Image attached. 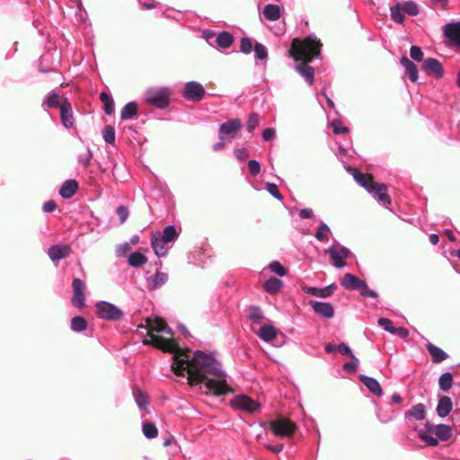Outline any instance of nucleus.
Returning <instances> with one entry per match:
<instances>
[{
  "label": "nucleus",
  "mask_w": 460,
  "mask_h": 460,
  "mask_svg": "<svg viewBox=\"0 0 460 460\" xmlns=\"http://www.w3.org/2000/svg\"><path fill=\"white\" fill-rule=\"evenodd\" d=\"M155 332L172 335V330L160 317L148 319L147 335L144 339V343L173 353L172 368L176 376H186L190 385H203L206 391L214 395L233 392L221 364L211 355L196 350L191 356L190 350H182L174 340L159 336Z\"/></svg>",
  "instance_id": "1"
},
{
  "label": "nucleus",
  "mask_w": 460,
  "mask_h": 460,
  "mask_svg": "<svg viewBox=\"0 0 460 460\" xmlns=\"http://www.w3.org/2000/svg\"><path fill=\"white\" fill-rule=\"evenodd\" d=\"M321 48L322 43L320 40L314 34H310L301 40H294L289 49L290 57L296 61H303L296 65L295 69L309 85L314 84V69L308 63L314 58L320 57Z\"/></svg>",
  "instance_id": "2"
},
{
  "label": "nucleus",
  "mask_w": 460,
  "mask_h": 460,
  "mask_svg": "<svg viewBox=\"0 0 460 460\" xmlns=\"http://www.w3.org/2000/svg\"><path fill=\"white\" fill-rule=\"evenodd\" d=\"M341 286L347 289L358 291L361 296L376 298L378 296L375 290L369 289L367 283L351 273L344 275Z\"/></svg>",
  "instance_id": "3"
},
{
  "label": "nucleus",
  "mask_w": 460,
  "mask_h": 460,
  "mask_svg": "<svg viewBox=\"0 0 460 460\" xmlns=\"http://www.w3.org/2000/svg\"><path fill=\"white\" fill-rule=\"evenodd\" d=\"M269 429L271 433L278 438H285L291 436L296 429V425L285 418H278L268 423Z\"/></svg>",
  "instance_id": "4"
},
{
  "label": "nucleus",
  "mask_w": 460,
  "mask_h": 460,
  "mask_svg": "<svg viewBox=\"0 0 460 460\" xmlns=\"http://www.w3.org/2000/svg\"><path fill=\"white\" fill-rule=\"evenodd\" d=\"M170 93L167 88H150L145 93L146 102L159 108L164 109L169 105Z\"/></svg>",
  "instance_id": "5"
},
{
  "label": "nucleus",
  "mask_w": 460,
  "mask_h": 460,
  "mask_svg": "<svg viewBox=\"0 0 460 460\" xmlns=\"http://www.w3.org/2000/svg\"><path fill=\"white\" fill-rule=\"evenodd\" d=\"M95 307L99 317L104 320L118 321L123 315V312L119 307L106 301L98 302Z\"/></svg>",
  "instance_id": "6"
},
{
  "label": "nucleus",
  "mask_w": 460,
  "mask_h": 460,
  "mask_svg": "<svg viewBox=\"0 0 460 460\" xmlns=\"http://www.w3.org/2000/svg\"><path fill=\"white\" fill-rule=\"evenodd\" d=\"M329 254L333 265L337 269H341L346 265V259L351 255L349 249L337 243L336 246L329 247L326 251Z\"/></svg>",
  "instance_id": "7"
},
{
  "label": "nucleus",
  "mask_w": 460,
  "mask_h": 460,
  "mask_svg": "<svg viewBox=\"0 0 460 460\" xmlns=\"http://www.w3.org/2000/svg\"><path fill=\"white\" fill-rule=\"evenodd\" d=\"M242 128L241 120L238 119H229L220 125L219 138L226 139L227 141L233 140L239 133Z\"/></svg>",
  "instance_id": "8"
},
{
  "label": "nucleus",
  "mask_w": 460,
  "mask_h": 460,
  "mask_svg": "<svg viewBox=\"0 0 460 460\" xmlns=\"http://www.w3.org/2000/svg\"><path fill=\"white\" fill-rule=\"evenodd\" d=\"M205 95V89L200 83L190 81L185 84L183 97L192 102H199Z\"/></svg>",
  "instance_id": "9"
},
{
  "label": "nucleus",
  "mask_w": 460,
  "mask_h": 460,
  "mask_svg": "<svg viewBox=\"0 0 460 460\" xmlns=\"http://www.w3.org/2000/svg\"><path fill=\"white\" fill-rule=\"evenodd\" d=\"M72 288H73V296L71 298L72 304L75 307L82 309L85 305L84 291H85L86 286L82 279H75L72 282Z\"/></svg>",
  "instance_id": "10"
},
{
  "label": "nucleus",
  "mask_w": 460,
  "mask_h": 460,
  "mask_svg": "<svg viewBox=\"0 0 460 460\" xmlns=\"http://www.w3.org/2000/svg\"><path fill=\"white\" fill-rule=\"evenodd\" d=\"M230 404L234 409H239L249 412L254 411L259 407V404L256 402L246 395L235 396L231 400Z\"/></svg>",
  "instance_id": "11"
},
{
  "label": "nucleus",
  "mask_w": 460,
  "mask_h": 460,
  "mask_svg": "<svg viewBox=\"0 0 460 460\" xmlns=\"http://www.w3.org/2000/svg\"><path fill=\"white\" fill-rule=\"evenodd\" d=\"M422 67L429 75H434L438 78H441L444 75L443 66L437 58H426L422 63Z\"/></svg>",
  "instance_id": "12"
},
{
  "label": "nucleus",
  "mask_w": 460,
  "mask_h": 460,
  "mask_svg": "<svg viewBox=\"0 0 460 460\" xmlns=\"http://www.w3.org/2000/svg\"><path fill=\"white\" fill-rule=\"evenodd\" d=\"M309 305L315 314L323 318L331 319L334 315L333 306L330 303L311 300Z\"/></svg>",
  "instance_id": "13"
},
{
  "label": "nucleus",
  "mask_w": 460,
  "mask_h": 460,
  "mask_svg": "<svg viewBox=\"0 0 460 460\" xmlns=\"http://www.w3.org/2000/svg\"><path fill=\"white\" fill-rule=\"evenodd\" d=\"M70 253L71 247L68 244L52 245L48 250V255L54 262L68 257Z\"/></svg>",
  "instance_id": "14"
},
{
  "label": "nucleus",
  "mask_w": 460,
  "mask_h": 460,
  "mask_svg": "<svg viewBox=\"0 0 460 460\" xmlns=\"http://www.w3.org/2000/svg\"><path fill=\"white\" fill-rule=\"evenodd\" d=\"M443 31L446 38L460 48V22L447 23Z\"/></svg>",
  "instance_id": "15"
},
{
  "label": "nucleus",
  "mask_w": 460,
  "mask_h": 460,
  "mask_svg": "<svg viewBox=\"0 0 460 460\" xmlns=\"http://www.w3.org/2000/svg\"><path fill=\"white\" fill-rule=\"evenodd\" d=\"M368 192L372 193L374 198L385 207L391 203L390 197L386 193V186L384 184L373 183Z\"/></svg>",
  "instance_id": "16"
},
{
  "label": "nucleus",
  "mask_w": 460,
  "mask_h": 460,
  "mask_svg": "<svg viewBox=\"0 0 460 460\" xmlns=\"http://www.w3.org/2000/svg\"><path fill=\"white\" fill-rule=\"evenodd\" d=\"M61 122L66 128H71L74 126L73 111L70 102L65 99L62 101L60 109Z\"/></svg>",
  "instance_id": "17"
},
{
  "label": "nucleus",
  "mask_w": 460,
  "mask_h": 460,
  "mask_svg": "<svg viewBox=\"0 0 460 460\" xmlns=\"http://www.w3.org/2000/svg\"><path fill=\"white\" fill-rule=\"evenodd\" d=\"M151 245L155 253L158 257L165 256L171 248L169 243L165 242L160 237L159 233L153 234L151 239Z\"/></svg>",
  "instance_id": "18"
},
{
  "label": "nucleus",
  "mask_w": 460,
  "mask_h": 460,
  "mask_svg": "<svg viewBox=\"0 0 460 460\" xmlns=\"http://www.w3.org/2000/svg\"><path fill=\"white\" fill-rule=\"evenodd\" d=\"M302 290L306 294H309V295H312V296H314L317 297L326 298V297L331 296L334 293V291L336 290V286L334 284H332V285L326 286L323 288L305 286L302 288Z\"/></svg>",
  "instance_id": "19"
},
{
  "label": "nucleus",
  "mask_w": 460,
  "mask_h": 460,
  "mask_svg": "<svg viewBox=\"0 0 460 460\" xmlns=\"http://www.w3.org/2000/svg\"><path fill=\"white\" fill-rule=\"evenodd\" d=\"M428 431H434L436 437L443 441L447 440L452 436V429L449 426L445 424H438L436 426L430 425L429 422L425 424Z\"/></svg>",
  "instance_id": "20"
},
{
  "label": "nucleus",
  "mask_w": 460,
  "mask_h": 460,
  "mask_svg": "<svg viewBox=\"0 0 460 460\" xmlns=\"http://www.w3.org/2000/svg\"><path fill=\"white\" fill-rule=\"evenodd\" d=\"M283 287V281L276 277H270L262 284L263 290L270 295L279 294Z\"/></svg>",
  "instance_id": "21"
},
{
  "label": "nucleus",
  "mask_w": 460,
  "mask_h": 460,
  "mask_svg": "<svg viewBox=\"0 0 460 460\" xmlns=\"http://www.w3.org/2000/svg\"><path fill=\"white\" fill-rule=\"evenodd\" d=\"M359 379L372 394L376 396L383 394L381 385L376 379L366 375H360Z\"/></svg>",
  "instance_id": "22"
},
{
  "label": "nucleus",
  "mask_w": 460,
  "mask_h": 460,
  "mask_svg": "<svg viewBox=\"0 0 460 460\" xmlns=\"http://www.w3.org/2000/svg\"><path fill=\"white\" fill-rule=\"evenodd\" d=\"M453 409V402L450 397L442 396L437 405V413L440 418H445L449 415Z\"/></svg>",
  "instance_id": "23"
},
{
  "label": "nucleus",
  "mask_w": 460,
  "mask_h": 460,
  "mask_svg": "<svg viewBox=\"0 0 460 460\" xmlns=\"http://www.w3.org/2000/svg\"><path fill=\"white\" fill-rule=\"evenodd\" d=\"M400 62L401 65L405 68V71L408 74L410 80L412 83L417 82L419 79V74L416 65L405 56H403L401 58Z\"/></svg>",
  "instance_id": "24"
},
{
  "label": "nucleus",
  "mask_w": 460,
  "mask_h": 460,
  "mask_svg": "<svg viewBox=\"0 0 460 460\" xmlns=\"http://www.w3.org/2000/svg\"><path fill=\"white\" fill-rule=\"evenodd\" d=\"M77 190V181L75 180H67L62 184L59 190V194L64 199H70L75 195Z\"/></svg>",
  "instance_id": "25"
},
{
  "label": "nucleus",
  "mask_w": 460,
  "mask_h": 460,
  "mask_svg": "<svg viewBox=\"0 0 460 460\" xmlns=\"http://www.w3.org/2000/svg\"><path fill=\"white\" fill-rule=\"evenodd\" d=\"M168 275L164 272H156L153 276L147 278L146 283L150 289H156L166 283Z\"/></svg>",
  "instance_id": "26"
},
{
  "label": "nucleus",
  "mask_w": 460,
  "mask_h": 460,
  "mask_svg": "<svg viewBox=\"0 0 460 460\" xmlns=\"http://www.w3.org/2000/svg\"><path fill=\"white\" fill-rule=\"evenodd\" d=\"M426 347L428 351L431 355L432 361L434 363H441L442 361L446 360L448 357V355L442 349L437 347L431 342H428Z\"/></svg>",
  "instance_id": "27"
},
{
  "label": "nucleus",
  "mask_w": 460,
  "mask_h": 460,
  "mask_svg": "<svg viewBox=\"0 0 460 460\" xmlns=\"http://www.w3.org/2000/svg\"><path fill=\"white\" fill-rule=\"evenodd\" d=\"M262 13L267 20L274 22L280 18L281 7L278 4H269L264 6Z\"/></svg>",
  "instance_id": "28"
},
{
  "label": "nucleus",
  "mask_w": 460,
  "mask_h": 460,
  "mask_svg": "<svg viewBox=\"0 0 460 460\" xmlns=\"http://www.w3.org/2000/svg\"><path fill=\"white\" fill-rule=\"evenodd\" d=\"M233 35L227 31H223L217 34L215 43L218 48L227 49L233 44Z\"/></svg>",
  "instance_id": "29"
},
{
  "label": "nucleus",
  "mask_w": 460,
  "mask_h": 460,
  "mask_svg": "<svg viewBox=\"0 0 460 460\" xmlns=\"http://www.w3.org/2000/svg\"><path fill=\"white\" fill-rule=\"evenodd\" d=\"M137 113V104L135 102H128L120 111V118L123 120L132 119Z\"/></svg>",
  "instance_id": "30"
},
{
  "label": "nucleus",
  "mask_w": 460,
  "mask_h": 460,
  "mask_svg": "<svg viewBox=\"0 0 460 460\" xmlns=\"http://www.w3.org/2000/svg\"><path fill=\"white\" fill-rule=\"evenodd\" d=\"M353 178L360 186L365 188L367 191L372 187V184L375 183V181H373L372 179L368 178L367 174L358 171H354Z\"/></svg>",
  "instance_id": "31"
},
{
  "label": "nucleus",
  "mask_w": 460,
  "mask_h": 460,
  "mask_svg": "<svg viewBox=\"0 0 460 460\" xmlns=\"http://www.w3.org/2000/svg\"><path fill=\"white\" fill-rule=\"evenodd\" d=\"M411 416L417 420H422L426 417V410L425 406L422 403L415 404L411 407V409L406 413V417Z\"/></svg>",
  "instance_id": "32"
},
{
  "label": "nucleus",
  "mask_w": 460,
  "mask_h": 460,
  "mask_svg": "<svg viewBox=\"0 0 460 460\" xmlns=\"http://www.w3.org/2000/svg\"><path fill=\"white\" fill-rule=\"evenodd\" d=\"M390 13L392 20L398 23L402 24L404 21L403 10L402 3H397L394 6L390 8Z\"/></svg>",
  "instance_id": "33"
},
{
  "label": "nucleus",
  "mask_w": 460,
  "mask_h": 460,
  "mask_svg": "<svg viewBox=\"0 0 460 460\" xmlns=\"http://www.w3.org/2000/svg\"><path fill=\"white\" fill-rule=\"evenodd\" d=\"M439 388L444 392H448L453 385V375L450 372L443 373L438 379Z\"/></svg>",
  "instance_id": "34"
},
{
  "label": "nucleus",
  "mask_w": 460,
  "mask_h": 460,
  "mask_svg": "<svg viewBox=\"0 0 460 460\" xmlns=\"http://www.w3.org/2000/svg\"><path fill=\"white\" fill-rule=\"evenodd\" d=\"M133 396L136 403L137 404L140 410H144L149 404L148 397L146 394L141 390L134 389Z\"/></svg>",
  "instance_id": "35"
},
{
  "label": "nucleus",
  "mask_w": 460,
  "mask_h": 460,
  "mask_svg": "<svg viewBox=\"0 0 460 460\" xmlns=\"http://www.w3.org/2000/svg\"><path fill=\"white\" fill-rule=\"evenodd\" d=\"M100 100L104 105V112L107 115H111L114 112V102L111 96L107 93L102 92L100 93Z\"/></svg>",
  "instance_id": "36"
},
{
  "label": "nucleus",
  "mask_w": 460,
  "mask_h": 460,
  "mask_svg": "<svg viewBox=\"0 0 460 460\" xmlns=\"http://www.w3.org/2000/svg\"><path fill=\"white\" fill-rule=\"evenodd\" d=\"M179 236V233L177 232L174 226H167L163 234H160V237L167 243L174 242Z\"/></svg>",
  "instance_id": "37"
},
{
  "label": "nucleus",
  "mask_w": 460,
  "mask_h": 460,
  "mask_svg": "<svg viewBox=\"0 0 460 460\" xmlns=\"http://www.w3.org/2000/svg\"><path fill=\"white\" fill-rule=\"evenodd\" d=\"M146 261H147L146 257L139 252H132L128 256V264L134 268L140 267V266L144 265Z\"/></svg>",
  "instance_id": "38"
},
{
  "label": "nucleus",
  "mask_w": 460,
  "mask_h": 460,
  "mask_svg": "<svg viewBox=\"0 0 460 460\" xmlns=\"http://www.w3.org/2000/svg\"><path fill=\"white\" fill-rule=\"evenodd\" d=\"M277 336V330L270 325L261 326V340L264 341H270Z\"/></svg>",
  "instance_id": "39"
},
{
  "label": "nucleus",
  "mask_w": 460,
  "mask_h": 460,
  "mask_svg": "<svg viewBox=\"0 0 460 460\" xmlns=\"http://www.w3.org/2000/svg\"><path fill=\"white\" fill-rule=\"evenodd\" d=\"M265 270H269L279 277H285L288 274L287 269L278 261H271Z\"/></svg>",
  "instance_id": "40"
},
{
  "label": "nucleus",
  "mask_w": 460,
  "mask_h": 460,
  "mask_svg": "<svg viewBox=\"0 0 460 460\" xmlns=\"http://www.w3.org/2000/svg\"><path fill=\"white\" fill-rule=\"evenodd\" d=\"M87 328V323L82 316H75L71 320V329L74 332H81Z\"/></svg>",
  "instance_id": "41"
},
{
  "label": "nucleus",
  "mask_w": 460,
  "mask_h": 460,
  "mask_svg": "<svg viewBox=\"0 0 460 460\" xmlns=\"http://www.w3.org/2000/svg\"><path fill=\"white\" fill-rule=\"evenodd\" d=\"M62 102L60 101V97L58 94L55 93H50L48 94L43 105H46L48 108H58L61 109Z\"/></svg>",
  "instance_id": "42"
},
{
  "label": "nucleus",
  "mask_w": 460,
  "mask_h": 460,
  "mask_svg": "<svg viewBox=\"0 0 460 460\" xmlns=\"http://www.w3.org/2000/svg\"><path fill=\"white\" fill-rule=\"evenodd\" d=\"M142 430L146 438H155L158 435L156 427L151 422H144L142 425Z\"/></svg>",
  "instance_id": "43"
},
{
  "label": "nucleus",
  "mask_w": 460,
  "mask_h": 460,
  "mask_svg": "<svg viewBox=\"0 0 460 460\" xmlns=\"http://www.w3.org/2000/svg\"><path fill=\"white\" fill-rule=\"evenodd\" d=\"M249 317L252 321V329L255 334H259L257 325L259 324V308L256 306H251L249 310Z\"/></svg>",
  "instance_id": "44"
},
{
  "label": "nucleus",
  "mask_w": 460,
  "mask_h": 460,
  "mask_svg": "<svg viewBox=\"0 0 460 460\" xmlns=\"http://www.w3.org/2000/svg\"><path fill=\"white\" fill-rule=\"evenodd\" d=\"M402 4L403 13L411 16H416L420 12L418 4L412 1H407Z\"/></svg>",
  "instance_id": "45"
},
{
  "label": "nucleus",
  "mask_w": 460,
  "mask_h": 460,
  "mask_svg": "<svg viewBox=\"0 0 460 460\" xmlns=\"http://www.w3.org/2000/svg\"><path fill=\"white\" fill-rule=\"evenodd\" d=\"M328 232H330L329 226L325 223L321 222L314 234V237L321 242L326 241L328 240Z\"/></svg>",
  "instance_id": "46"
},
{
  "label": "nucleus",
  "mask_w": 460,
  "mask_h": 460,
  "mask_svg": "<svg viewBox=\"0 0 460 460\" xmlns=\"http://www.w3.org/2000/svg\"><path fill=\"white\" fill-rule=\"evenodd\" d=\"M102 137L106 143L113 144L115 142V129L111 126H106L102 131Z\"/></svg>",
  "instance_id": "47"
},
{
  "label": "nucleus",
  "mask_w": 460,
  "mask_h": 460,
  "mask_svg": "<svg viewBox=\"0 0 460 460\" xmlns=\"http://www.w3.org/2000/svg\"><path fill=\"white\" fill-rule=\"evenodd\" d=\"M419 437L429 447H436L438 444V438L428 435L423 430H419Z\"/></svg>",
  "instance_id": "48"
},
{
  "label": "nucleus",
  "mask_w": 460,
  "mask_h": 460,
  "mask_svg": "<svg viewBox=\"0 0 460 460\" xmlns=\"http://www.w3.org/2000/svg\"><path fill=\"white\" fill-rule=\"evenodd\" d=\"M351 360L349 361V362H346L344 365H343V369L344 371L348 372V373H354L357 371L358 367V364H359V361L358 359L355 357V355L353 357H350Z\"/></svg>",
  "instance_id": "49"
},
{
  "label": "nucleus",
  "mask_w": 460,
  "mask_h": 460,
  "mask_svg": "<svg viewBox=\"0 0 460 460\" xmlns=\"http://www.w3.org/2000/svg\"><path fill=\"white\" fill-rule=\"evenodd\" d=\"M92 157H93L92 151L90 150V148H87L85 153L80 154L77 156V161L84 167H86V166L89 165V164H90V162L92 160Z\"/></svg>",
  "instance_id": "50"
},
{
  "label": "nucleus",
  "mask_w": 460,
  "mask_h": 460,
  "mask_svg": "<svg viewBox=\"0 0 460 460\" xmlns=\"http://www.w3.org/2000/svg\"><path fill=\"white\" fill-rule=\"evenodd\" d=\"M267 191L278 200H282L283 196L279 190V187L275 183L267 182L266 183Z\"/></svg>",
  "instance_id": "51"
},
{
  "label": "nucleus",
  "mask_w": 460,
  "mask_h": 460,
  "mask_svg": "<svg viewBox=\"0 0 460 460\" xmlns=\"http://www.w3.org/2000/svg\"><path fill=\"white\" fill-rule=\"evenodd\" d=\"M378 325L382 327L385 331L388 332L389 333H393L394 326L393 324V322L385 317H381L378 319Z\"/></svg>",
  "instance_id": "52"
},
{
  "label": "nucleus",
  "mask_w": 460,
  "mask_h": 460,
  "mask_svg": "<svg viewBox=\"0 0 460 460\" xmlns=\"http://www.w3.org/2000/svg\"><path fill=\"white\" fill-rule=\"evenodd\" d=\"M333 133L336 135L345 134L349 131L347 127L341 126V122L339 119H333L331 123Z\"/></svg>",
  "instance_id": "53"
},
{
  "label": "nucleus",
  "mask_w": 460,
  "mask_h": 460,
  "mask_svg": "<svg viewBox=\"0 0 460 460\" xmlns=\"http://www.w3.org/2000/svg\"><path fill=\"white\" fill-rule=\"evenodd\" d=\"M410 56L415 61H421L423 58V52L418 46H411L410 49Z\"/></svg>",
  "instance_id": "54"
},
{
  "label": "nucleus",
  "mask_w": 460,
  "mask_h": 460,
  "mask_svg": "<svg viewBox=\"0 0 460 460\" xmlns=\"http://www.w3.org/2000/svg\"><path fill=\"white\" fill-rule=\"evenodd\" d=\"M116 213L118 217H119V223L123 224L126 222V220L128 217V209L125 206H119L116 209Z\"/></svg>",
  "instance_id": "55"
},
{
  "label": "nucleus",
  "mask_w": 460,
  "mask_h": 460,
  "mask_svg": "<svg viewBox=\"0 0 460 460\" xmlns=\"http://www.w3.org/2000/svg\"><path fill=\"white\" fill-rule=\"evenodd\" d=\"M261 137L265 141H271L276 137V130L272 128H267L262 130L261 132Z\"/></svg>",
  "instance_id": "56"
},
{
  "label": "nucleus",
  "mask_w": 460,
  "mask_h": 460,
  "mask_svg": "<svg viewBox=\"0 0 460 460\" xmlns=\"http://www.w3.org/2000/svg\"><path fill=\"white\" fill-rule=\"evenodd\" d=\"M241 51L245 54H249L252 49V44L250 39L243 38L241 40Z\"/></svg>",
  "instance_id": "57"
},
{
  "label": "nucleus",
  "mask_w": 460,
  "mask_h": 460,
  "mask_svg": "<svg viewBox=\"0 0 460 460\" xmlns=\"http://www.w3.org/2000/svg\"><path fill=\"white\" fill-rule=\"evenodd\" d=\"M217 34L218 33H216L215 31H207L203 32V37L209 45L213 46L216 42V37H217Z\"/></svg>",
  "instance_id": "58"
},
{
  "label": "nucleus",
  "mask_w": 460,
  "mask_h": 460,
  "mask_svg": "<svg viewBox=\"0 0 460 460\" xmlns=\"http://www.w3.org/2000/svg\"><path fill=\"white\" fill-rule=\"evenodd\" d=\"M259 119L257 114L253 113L250 116V119L248 120L247 128L250 132H252L255 128L257 127Z\"/></svg>",
  "instance_id": "59"
},
{
  "label": "nucleus",
  "mask_w": 460,
  "mask_h": 460,
  "mask_svg": "<svg viewBox=\"0 0 460 460\" xmlns=\"http://www.w3.org/2000/svg\"><path fill=\"white\" fill-rule=\"evenodd\" d=\"M130 251V246L128 243L119 245L116 249V255L121 257Z\"/></svg>",
  "instance_id": "60"
},
{
  "label": "nucleus",
  "mask_w": 460,
  "mask_h": 460,
  "mask_svg": "<svg viewBox=\"0 0 460 460\" xmlns=\"http://www.w3.org/2000/svg\"><path fill=\"white\" fill-rule=\"evenodd\" d=\"M337 349L339 350V352L341 354L349 356V358L354 356V354L352 353V351L349 349V347L348 345H346L345 343H341L337 347Z\"/></svg>",
  "instance_id": "61"
},
{
  "label": "nucleus",
  "mask_w": 460,
  "mask_h": 460,
  "mask_svg": "<svg viewBox=\"0 0 460 460\" xmlns=\"http://www.w3.org/2000/svg\"><path fill=\"white\" fill-rule=\"evenodd\" d=\"M236 158L240 161H243L249 156V152L246 148H238L234 151Z\"/></svg>",
  "instance_id": "62"
},
{
  "label": "nucleus",
  "mask_w": 460,
  "mask_h": 460,
  "mask_svg": "<svg viewBox=\"0 0 460 460\" xmlns=\"http://www.w3.org/2000/svg\"><path fill=\"white\" fill-rule=\"evenodd\" d=\"M57 208V204L54 200H49L43 204L42 209L45 213H51Z\"/></svg>",
  "instance_id": "63"
},
{
  "label": "nucleus",
  "mask_w": 460,
  "mask_h": 460,
  "mask_svg": "<svg viewBox=\"0 0 460 460\" xmlns=\"http://www.w3.org/2000/svg\"><path fill=\"white\" fill-rule=\"evenodd\" d=\"M392 334L398 335L400 338H407L409 336V331L403 327H394Z\"/></svg>",
  "instance_id": "64"
}]
</instances>
